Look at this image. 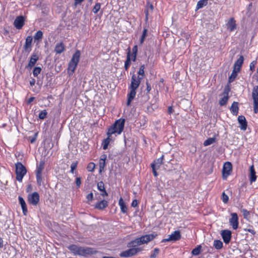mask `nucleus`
<instances>
[{
	"label": "nucleus",
	"mask_w": 258,
	"mask_h": 258,
	"mask_svg": "<svg viewBox=\"0 0 258 258\" xmlns=\"http://www.w3.org/2000/svg\"><path fill=\"white\" fill-rule=\"evenodd\" d=\"M80 54L81 53L79 50H77L74 53L71 61V63H72V64H78L79 61Z\"/></svg>",
	"instance_id": "obj_20"
},
{
	"label": "nucleus",
	"mask_w": 258,
	"mask_h": 258,
	"mask_svg": "<svg viewBox=\"0 0 258 258\" xmlns=\"http://www.w3.org/2000/svg\"><path fill=\"white\" fill-rule=\"evenodd\" d=\"M201 246L199 245L196 248H194L191 251L192 254L194 255H199L201 252Z\"/></svg>",
	"instance_id": "obj_35"
},
{
	"label": "nucleus",
	"mask_w": 258,
	"mask_h": 258,
	"mask_svg": "<svg viewBox=\"0 0 258 258\" xmlns=\"http://www.w3.org/2000/svg\"><path fill=\"white\" fill-rule=\"evenodd\" d=\"M76 69V66H69L68 68V72L69 75H72Z\"/></svg>",
	"instance_id": "obj_38"
},
{
	"label": "nucleus",
	"mask_w": 258,
	"mask_h": 258,
	"mask_svg": "<svg viewBox=\"0 0 258 258\" xmlns=\"http://www.w3.org/2000/svg\"><path fill=\"white\" fill-rule=\"evenodd\" d=\"M208 4L207 2H205L202 0H200L198 2L197 5V9H200L202 8L203 7L206 6Z\"/></svg>",
	"instance_id": "obj_34"
},
{
	"label": "nucleus",
	"mask_w": 258,
	"mask_h": 258,
	"mask_svg": "<svg viewBox=\"0 0 258 258\" xmlns=\"http://www.w3.org/2000/svg\"><path fill=\"white\" fill-rule=\"evenodd\" d=\"M28 201L29 203L36 206L39 201V195L37 192H34L28 196Z\"/></svg>",
	"instance_id": "obj_9"
},
{
	"label": "nucleus",
	"mask_w": 258,
	"mask_h": 258,
	"mask_svg": "<svg viewBox=\"0 0 258 258\" xmlns=\"http://www.w3.org/2000/svg\"><path fill=\"white\" fill-rule=\"evenodd\" d=\"M84 0H75V5L77 6L79 4H80Z\"/></svg>",
	"instance_id": "obj_55"
},
{
	"label": "nucleus",
	"mask_w": 258,
	"mask_h": 258,
	"mask_svg": "<svg viewBox=\"0 0 258 258\" xmlns=\"http://www.w3.org/2000/svg\"><path fill=\"white\" fill-rule=\"evenodd\" d=\"M221 235L224 242L226 243H228L231 238V231L228 230H223L221 232Z\"/></svg>",
	"instance_id": "obj_14"
},
{
	"label": "nucleus",
	"mask_w": 258,
	"mask_h": 258,
	"mask_svg": "<svg viewBox=\"0 0 258 258\" xmlns=\"http://www.w3.org/2000/svg\"><path fill=\"white\" fill-rule=\"evenodd\" d=\"M35 141V139L33 138L31 140V143H33Z\"/></svg>",
	"instance_id": "obj_64"
},
{
	"label": "nucleus",
	"mask_w": 258,
	"mask_h": 258,
	"mask_svg": "<svg viewBox=\"0 0 258 258\" xmlns=\"http://www.w3.org/2000/svg\"><path fill=\"white\" fill-rule=\"evenodd\" d=\"M108 206V202L107 201L102 200L96 204L95 208L99 210H103Z\"/></svg>",
	"instance_id": "obj_23"
},
{
	"label": "nucleus",
	"mask_w": 258,
	"mask_h": 258,
	"mask_svg": "<svg viewBox=\"0 0 258 258\" xmlns=\"http://www.w3.org/2000/svg\"><path fill=\"white\" fill-rule=\"evenodd\" d=\"M238 109L239 108L237 102H234L230 107L231 112L233 115H237L238 112Z\"/></svg>",
	"instance_id": "obj_27"
},
{
	"label": "nucleus",
	"mask_w": 258,
	"mask_h": 258,
	"mask_svg": "<svg viewBox=\"0 0 258 258\" xmlns=\"http://www.w3.org/2000/svg\"><path fill=\"white\" fill-rule=\"evenodd\" d=\"M238 121L240 124V129L243 131L246 130L247 127V122L245 117L243 115L239 116L238 117Z\"/></svg>",
	"instance_id": "obj_18"
},
{
	"label": "nucleus",
	"mask_w": 258,
	"mask_h": 258,
	"mask_svg": "<svg viewBox=\"0 0 258 258\" xmlns=\"http://www.w3.org/2000/svg\"><path fill=\"white\" fill-rule=\"evenodd\" d=\"M249 181L251 183L255 181L256 179V172L255 171L253 165H251L249 167Z\"/></svg>",
	"instance_id": "obj_17"
},
{
	"label": "nucleus",
	"mask_w": 258,
	"mask_h": 258,
	"mask_svg": "<svg viewBox=\"0 0 258 258\" xmlns=\"http://www.w3.org/2000/svg\"><path fill=\"white\" fill-rule=\"evenodd\" d=\"M163 156L159 158L156 160L154 161V163L151 164V166L157 167L159 168L161 165L162 164Z\"/></svg>",
	"instance_id": "obj_29"
},
{
	"label": "nucleus",
	"mask_w": 258,
	"mask_h": 258,
	"mask_svg": "<svg viewBox=\"0 0 258 258\" xmlns=\"http://www.w3.org/2000/svg\"><path fill=\"white\" fill-rule=\"evenodd\" d=\"M77 162H73L71 164V172L72 173H74V170L75 169H76V168H77Z\"/></svg>",
	"instance_id": "obj_49"
},
{
	"label": "nucleus",
	"mask_w": 258,
	"mask_h": 258,
	"mask_svg": "<svg viewBox=\"0 0 258 258\" xmlns=\"http://www.w3.org/2000/svg\"><path fill=\"white\" fill-rule=\"evenodd\" d=\"M138 202L137 200H134L132 203V206L133 207H136L138 206Z\"/></svg>",
	"instance_id": "obj_54"
},
{
	"label": "nucleus",
	"mask_w": 258,
	"mask_h": 258,
	"mask_svg": "<svg viewBox=\"0 0 258 258\" xmlns=\"http://www.w3.org/2000/svg\"><path fill=\"white\" fill-rule=\"evenodd\" d=\"M144 66H142V67H141V68L140 69L139 72H138V74L139 75H141L142 77L144 76Z\"/></svg>",
	"instance_id": "obj_50"
},
{
	"label": "nucleus",
	"mask_w": 258,
	"mask_h": 258,
	"mask_svg": "<svg viewBox=\"0 0 258 258\" xmlns=\"http://www.w3.org/2000/svg\"><path fill=\"white\" fill-rule=\"evenodd\" d=\"M227 28L230 31H233L236 29V23L234 18L230 19L227 24Z\"/></svg>",
	"instance_id": "obj_25"
},
{
	"label": "nucleus",
	"mask_w": 258,
	"mask_h": 258,
	"mask_svg": "<svg viewBox=\"0 0 258 258\" xmlns=\"http://www.w3.org/2000/svg\"><path fill=\"white\" fill-rule=\"evenodd\" d=\"M222 201L224 203H227L228 201V200H229L228 196L227 195H226L224 192H223L222 194Z\"/></svg>",
	"instance_id": "obj_48"
},
{
	"label": "nucleus",
	"mask_w": 258,
	"mask_h": 258,
	"mask_svg": "<svg viewBox=\"0 0 258 258\" xmlns=\"http://www.w3.org/2000/svg\"><path fill=\"white\" fill-rule=\"evenodd\" d=\"M39 56L37 53H33L30 57V62L28 64H35L38 59Z\"/></svg>",
	"instance_id": "obj_30"
},
{
	"label": "nucleus",
	"mask_w": 258,
	"mask_h": 258,
	"mask_svg": "<svg viewBox=\"0 0 258 258\" xmlns=\"http://www.w3.org/2000/svg\"><path fill=\"white\" fill-rule=\"evenodd\" d=\"M125 123L124 119H119L116 120L114 123L108 128L107 132V138L103 141V149L106 150L108 148V146L110 141L112 140V135L117 134L120 135L123 130Z\"/></svg>",
	"instance_id": "obj_2"
},
{
	"label": "nucleus",
	"mask_w": 258,
	"mask_h": 258,
	"mask_svg": "<svg viewBox=\"0 0 258 258\" xmlns=\"http://www.w3.org/2000/svg\"><path fill=\"white\" fill-rule=\"evenodd\" d=\"M95 165L93 163H90L88 166L87 169L89 171H93L95 169Z\"/></svg>",
	"instance_id": "obj_45"
},
{
	"label": "nucleus",
	"mask_w": 258,
	"mask_h": 258,
	"mask_svg": "<svg viewBox=\"0 0 258 258\" xmlns=\"http://www.w3.org/2000/svg\"><path fill=\"white\" fill-rule=\"evenodd\" d=\"M41 69L40 67H35L33 70V75L34 76H37L41 72Z\"/></svg>",
	"instance_id": "obj_43"
},
{
	"label": "nucleus",
	"mask_w": 258,
	"mask_h": 258,
	"mask_svg": "<svg viewBox=\"0 0 258 258\" xmlns=\"http://www.w3.org/2000/svg\"><path fill=\"white\" fill-rule=\"evenodd\" d=\"M103 192V193L101 194L103 197L104 196H108V194L107 193L106 191L105 190V189H104V190H102V191Z\"/></svg>",
	"instance_id": "obj_59"
},
{
	"label": "nucleus",
	"mask_w": 258,
	"mask_h": 258,
	"mask_svg": "<svg viewBox=\"0 0 258 258\" xmlns=\"http://www.w3.org/2000/svg\"><path fill=\"white\" fill-rule=\"evenodd\" d=\"M97 188L100 191L104 190L105 187L104 183L102 181L98 182Z\"/></svg>",
	"instance_id": "obj_42"
},
{
	"label": "nucleus",
	"mask_w": 258,
	"mask_h": 258,
	"mask_svg": "<svg viewBox=\"0 0 258 258\" xmlns=\"http://www.w3.org/2000/svg\"><path fill=\"white\" fill-rule=\"evenodd\" d=\"M168 111L169 114H171L173 112V109L171 106H169L168 108Z\"/></svg>",
	"instance_id": "obj_57"
},
{
	"label": "nucleus",
	"mask_w": 258,
	"mask_h": 258,
	"mask_svg": "<svg viewBox=\"0 0 258 258\" xmlns=\"http://www.w3.org/2000/svg\"><path fill=\"white\" fill-rule=\"evenodd\" d=\"M24 24V18L23 16L17 17L14 21V25L15 27L18 29H20Z\"/></svg>",
	"instance_id": "obj_13"
},
{
	"label": "nucleus",
	"mask_w": 258,
	"mask_h": 258,
	"mask_svg": "<svg viewBox=\"0 0 258 258\" xmlns=\"http://www.w3.org/2000/svg\"><path fill=\"white\" fill-rule=\"evenodd\" d=\"M141 79V78L137 77L135 75H133L131 80V88L137 89L139 86Z\"/></svg>",
	"instance_id": "obj_12"
},
{
	"label": "nucleus",
	"mask_w": 258,
	"mask_h": 258,
	"mask_svg": "<svg viewBox=\"0 0 258 258\" xmlns=\"http://www.w3.org/2000/svg\"><path fill=\"white\" fill-rule=\"evenodd\" d=\"M96 253L97 250L93 248L82 246L81 253L82 256H87L88 255L94 254Z\"/></svg>",
	"instance_id": "obj_8"
},
{
	"label": "nucleus",
	"mask_w": 258,
	"mask_h": 258,
	"mask_svg": "<svg viewBox=\"0 0 258 258\" xmlns=\"http://www.w3.org/2000/svg\"><path fill=\"white\" fill-rule=\"evenodd\" d=\"M159 250L158 248H155L153 253L151 254L150 258H156L159 254Z\"/></svg>",
	"instance_id": "obj_47"
},
{
	"label": "nucleus",
	"mask_w": 258,
	"mask_h": 258,
	"mask_svg": "<svg viewBox=\"0 0 258 258\" xmlns=\"http://www.w3.org/2000/svg\"><path fill=\"white\" fill-rule=\"evenodd\" d=\"M222 97L219 100V104L220 105L223 106L226 104L228 98V91L225 89L223 94H222Z\"/></svg>",
	"instance_id": "obj_19"
},
{
	"label": "nucleus",
	"mask_w": 258,
	"mask_h": 258,
	"mask_svg": "<svg viewBox=\"0 0 258 258\" xmlns=\"http://www.w3.org/2000/svg\"><path fill=\"white\" fill-rule=\"evenodd\" d=\"M101 5L100 3H97L96 5L94 6L93 8V12L94 13L96 14L100 9Z\"/></svg>",
	"instance_id": "obj_41"
},
{
	"label": "nucleus",
	"mask_w": 258,
	"mask_h": 258,
	"mask_svg": "<svg viewBox=\"0 0 258 258\" xmlns=\"http://www.w3.org/2000/svg\"><path fill=\"white\" fill-rule=\"evenodd\" d=\"M152 168V170H153V174H154V175L155 176H157L158 175V174L156 172V170L157 169H158V168H157V167H153V166H151Z\"/></svg>",
	"instance_id": "obj_53"
},
{
	"label": "nucleus",
	"mask_w": 258,
	"mask_h": 258,
	"mask_svg": "<svg viewBox=\"0 0 258 258\" xmlns=\"http://www.w3.org/2000/svg\"><path fill=\"white\" fill-rule=\"evenodd\" d=\"M34 99V97H31L28 100V103H30Z\"/></svg>",
	"instance_id": "obj_60"
},
{
	"label": "nucleus",
	"mask_w": 258,
	"mask_h": 258,
	"mask_svg": "<svg viewBox=\"0 0 258 258\" xmlns=\"http://www.w3.org/2000/svg\"><path fill=\"white\" fill-rule=\"evenodd\" d=\"M44 167V162L41 161L40 162L39 165L37 166L36 173H42Z\"/></svg>",
	"instance_id": "obj_33"
},
{
	"label": "nucleus",
	"mask_w": 258,
	"mask_h": 258,
	"mask_svg": "<svg viewBox=\"0 0 258 258\" xmlns=\"http://www.w3.org/2000/svg\"><path fill=\"white\" fill-rule=\"evenodd\" d=\"M137 51L138 47L137 45L133 47L132 53H131L130 50H128V52H127V59L124 64H129L131 63V61H135Z\"/></svg>",
	"instance_id": "obj_4"
},
{
	"label": "nucleus",
	"mask_w": 258,
	"mask_h": 258,
	"mask_svg": "<svg viewBox=\"0 0 258 258\" xmlns=\"http://www.w3.org/2000/svg\"><path fill=\"white\" fill-rule=\"evenodd\" d=\"M241 66H234V68L229 78V82H233L236 77L238 73L240 71Z\"/></svg>",
	"instance_id": "obj_15"
},
{
	"label": "nucleus",
	"mask_w": 258,
	"mask_h": 258,
	"mask_svg": "<svg viewBox=\"0 0 258 258\" xmlns=\"http://www.w3.org/2000/svg\"><path fill=\"white\" fill-rule=\"evenodd\" d=\"M214 246L217 249H221L223 246V243L221 241L216 240L214 241Z\"/></svg>",
	"instance_id": "obj_32"
},
{
	"label": "nucleus",
	"mask_w": 258,
	"mask_h": 258,
	"mask_svg": "<svg viewBox=\"0 0 258 258\" xmlns=\"http://www.w3.org/2000/svg\"><path fill=\"white\" fill-rule=\"evenodd\" d=\"M254 65L253 66H250V68L251 70H252L253 69H254Z\"/></svg>",
	"instance_id": "obj_63"
},
{
	"label": "nucleus",
	"mask_w": 258,
	"mask_h": 258,
	"mask_svg": "<svg viewBox=\"0 0 258 258\" xmlns=\"http://www.w3.org/2000/svg\"><path fill=\"white\" fill-rule=\"evenodd\" d=\"M232 170V164L229 162H227L224 163L223 167V177L224 178H226L227 177L230 175V172Z\"/></svg>",
	"instance_id": "obj_7"
},
{
	"label": "nucleus",
	"mask_w": 258,
	"mask_h": 258,
	"mask_svg": "<svg viewBox=\"0 0 258 258\" xmlns=\"http://www.w3.org/2000/svg\"><path fill=\"white\" fill-rule=\"evenodd\" d=\"M33 38L31 36H27L26 39L24 49L26 51L30 52L31 50Z\"/></svg>",
	"instance_id": "obj_16"
},
{
	"label": "nucleus",
	"mask_w": 258,
	"mask_h": 258,
	"mask_svg": "<svg viewBox=\"0 0 258 258\" xmlns=\"http://www.w3.org/2000/svg\"><path fill=\"white\" fill-rule=\"evenodd\" d=\"M64 50V45L62 42H59L56 44L54 48V51L56 53L60 54L63 52Z\"/></svg>",
	"instance_id": "obj_21"
},
{
	"label": "nucleus",
	"mask_w": 258,
	"mask_h": 258,
	"mask_svg": "<svg viewBox=\"0 0 258 258\" xmlns=\"http://www.w3.org/2000/svg\"><path fill=\"white\" fill-rule=\"evenodd\" d=\"M181 237V235L179 231H175L170 235H168L167 238L164 239L162 240V242H166L171 241H176L179 240Z\"/></svg>",
	"instance_id": "obj_6"
},
{
	"label": "nucleus",
	"mask_w": 258,
	"mask_h": 258,
	"mask_svg": "<svg viewBox=\"0 0 258 258\" xmlns=\"http://www.w3.org/2000/svg\"><path fill=\"white\" fill-rule=\"evenodd\" d=\"M241 212L244 218L248 219L249 217V212L245 209H242Z\"/></svg>",
	"instance_id": "obj_44"
},
{
	"label": "nucleus",
	"mask_w": 258,
	"mask_h": 258,
	"mask_svg": "<svg viewBox=\"0 0 258 258\" xmlns=\"http://www.w3.org/2000/svg\"><path fill=\"white\" fill-rule=\"evenodd\" d=\"M149 9L151 10V11H152L153 10V6L151 4H149Z\"/></svg>",
	"instance_id": "obj_62"
},
{
	"label": "nucleus",
	"mask_w": 258,
	"mask_h": 258,
	"mask_svg": "<svg viewBox=\"0 0 258 258\" xmlns=\"http://www.w3.org/2000/svg\"><path fill=\"white\" fill-rule=\"evenodd\" d=\"M42 37L43 32L40 30L38 31L34 36L35 41H39L42 39Z\"/></svg>",
	"instance_id": "obj_31"
},
{
	"label": "nucleus",
	"mask_w": 258,
	"mask_h": 258,
	"mask_svg": "<svg viewBox=\"0 0 258 258\" xmlns=\"http://www.w3.org/2000/svg\"><path fill=\"white\" fill-rule=\"evenodd\" d=\"M147 30L146 29H145L143 32V34L142 35L141 38L140 39V43L142 44L147 36Z\"/></svg>",
	"instance_id": "obj_40"
},
{
	"label": "nucleus",
	"mask_w": 258,
	"mask_h": 258,
	"mask_svg": "<svg viewBox=\"0 0 258 258\" xmlns=\"http://www.w3.org/2000/svg\"><path fill=\"white\" fill-rule=\"evenodd\" d=\"M118 204L120 207L121 211L123 213H125L127 211V208L121 197L119 199Z\"/></svg>",
	"instance_id": "obj_26"
},
{
	"label": "nucleus",
	"mask_w": 258,
	"mask_h": 258,
	"mask_svg": "<svg viewBox=\"0 0 258 258\" xmlns=\"http://www.w3.org/2000/svg\"><path fill=\"white\" fill-rule=\"evenodd\" d=\"M156 235H155L153 234H149L136 238L130 243L131 246L133 247L121 252L119 254V256L123 257H127L137 254L142 250V248L137 246L141 244L147 243L152 240L155 237Z\"/></svg>",
	"instance_id": "obj_1"
},
{
	"label": "nucleus",
	"mask_w": 258,
	"mask_h": 258,
	"mask_svg": "<svg viewBox=\"0 0 258 258\" xmlns=\"http://www.w3.org/2000/svg\"><path fill=\"white\" fill-rule=\"evenodd\" d=\"M136 90L135 89L131 88V91L128 95V99L126 103L127 106L130 105L131 102L135 98L136 94Z\"/></svg>",
	"instance_id": "obj_22"
},
{
	"label": "nucleus",
	"mask_w": 258,
	"mask_h": 258,
	"mask_svg": "<svg viewBox=\"0 0 258 258\" xmlns=\"http://www.w3.org/2000/svg\"><path fill=\"white\" fill-rule=\"evenodd\" d=\"M3 246H4L3 240L1 237H0V248H2L3 247Z\"/></svg>",
	"instance_id": "obj_58"
},
{
	"label": "nucleus",
	"mask_w": 258,
	"mask_h": 258,
	"mask_svg": "<svg viewBox=\"0 0 258 258\" xmlns=\"http://www.w3.org/2000/svg\"><path fill=\"white\" fill-rule=\"evenodd\" d=\"M35 83V80L34 79H32L30 81V84L31 86H34Z\"/></svg>",
	"instance_id": "obj_56"
},
{
	"label": "nucleus",
	"mask_w": 258,
	"mask_h": 258,
	"mask_svg": "<svg viewBox=\"0 0 258 258\" xmlns=\"http://www.w3.org/2000/svg\"><path fill=\"white\" fill-rule=\"evenodd\" d=\"M36 175L37 183L39 185H40L42 182V173H36Z\"/></svg>",
	"instance_id": "obj_37"
},
{
	"label": "nucleus",
	"mask_w": 258,
	"mask_h": 258,
	"mask_svg": "<svg viewBox=\"0 0 258 258\" xmlns=\"http://www.w3.org/2000/svg\"><path fill=\"white\" fill-rule=\"evenodd\" d=\"M68 248L74 255L81 256L82 246L73 244L69 246Z\"/></svg>",
	"instance_id": "obj_11"
},
{
	"label": "nucleus",
	"mask_w": 258,
	"mask_h": 258,
	"mask_svg": "<svg viewBox=\"0 0 258 258\" xmlns=\"http://www.w3.org/2000/svg\"><path fill=\"white\" fill-rule=\"evenodd\" d=\"M253 100V110L255 113L258 112V86L253 87L252 93Z\"/></svg>",
	"instance_id": "obj_5"
},
{
	"label": "nucleus",
	"mask_w": 258,
	"mask_h": 258,
	"mask_svg": "<svg viewBox=\"0 0 258 258\" xmlns=\"http://www.w3.org/2000/svg\"><path fill=\"white\" fill-rule=\"evenodd\" d=\"M87 199L88 201H92L93 200V194L92 192H91L90 194H89L87 196Z\"/></svg>",
	"instance_id": "obj_52"
},
{
	"label": "nucleus",
	"mask_w": 258,
	"mask_h": 258,
	"mask_svg": "<svg viewBox=\"0 0 258 258\" xmlns=\"http://www.w3.org/2000/svg\"><path fill=\"white\" fill-rule=\"evenodd\" d=\"M147 92H150L151 89V88L150 86H149L148 85V83H147Z\"/></svg>",
	"instance_id": "obj_61"
},
{
	"label": "nucleus",
	"mask_w": 258,
	"mask_h": 258,
	"mask_svg": "<svg viewBox=\"0 0 258 258\" xmlns=\"http://www.w3.org/2000/svg\"><path fill=\"white\" fill-rule=\"evenodd\" d=\"M244 58L243 56L240 55L234 64H242L243 63Z\"/></svg>",
	"instance_id": "obj_46"
},
{
	"label": "nucleus",
	"mask_w": 258,
	"mask_h": 258,
	"mask_svg": "<svg viewBox=\"0 0 258 258\" xmlns=\"http://www.w3.org/2000/svg\"><path fill=\"white\" fill-rule=\"evenodd\" d=\"M231 218L229 219V223L234 229H236L238 226V218L236 213L231 214Z\"/></svg>",
	"instance_id": "obj_10"
},
{
	"label": "nucleus",
	"mask_w": 258,
	"mask_h": 258,
	"mask_svg": "<svg viewBox=\"0 0 258 258\" xmlns=\"http://www.w3.org/2000/svg\"><path fill=\"white\" fill-rule=\"evenodd\" d=\"M76 184L77 185V186L78 187H80L81 184V178L80 177H77L76 179Z\"/></svg>",
	"instance_id": "obj_51"
},
{
	"label": "nucleus",
	"mask_w": 258,
	"mask_h": 258,
	"mask_svg": "<svg viewBox=\"0 0 258 258\" xmlns=\"http://www.w3.org/2000/svg\"><path fill=\"white\" fill-rule=\"evenodd\" d=\"M106 158V156L104 155L101 156V158L99 160V168L100 170L101 171L104 169L105 166V159Z\"/></svg>",
	"instance_id": "obj_28"
},
{
	"label": "nucleus",
	"mask_w": 258,
	"mask_h": 258,
	"mask_svg": "<svg viewBox=\"0 0 258 258\" xmlns=\"http://www.w3.org/2000/svg\"><path fill=\"white\" fill-rule=\"evenodd\" d=\"M215 141V139L213 138H210L206 140L204 143V145L205 146H209L210 145L212 144Z\"/></svg>",
	"instance_id": "obj_36"
},
{
	"label": "nucleus",
	"mask_w": 258,
	"mask_h": 258,
	"mask_svg": "<svg viewBox=\"0 0 258 258\" xmlns=\"http://www.w3.org/2000/svg\"><path fill=\"white\" fill-rule=\"evenodd\" d=\"M47 112L46 110H43L39 114V118L40 119H44L47 115Z\"/></svg>",
	"instance_id": "obj_39"
},
{
	"label": "nucleus",
	"mask_w": 258,
	"mask_h": 258,
	"mask_svg": "<svg viewBox=\"0 0 258 258\" xmlns=\"http://www.w3.org/2000/svg\"><path fill=\"white\" fill-rule=\"evenodd\" d=\"M18 199H19V203L21 206V207H22V209L23 210V213L24 215H26V214L27 213V206H26V203L22 197L19 196L18 198Z\"/></svg>",
	"instance_id": "obj_24"
},
{
	"label": "nucleus",
	"mask_w": 258,
	"mask_h": 258,
	"mask_svg": "<svg viewBox=\"0 0 258 258\" xmlns=\"http://www.w3.org/2000/svg\"><path fill=\"white\" fill-rule=\"evenodd\" d=\"M26 172V168L21 163L18 162L16 164V174L17 180L21 182Z\"/></svg>",
	"instance_id": "obj_3"
}]
</instances>
